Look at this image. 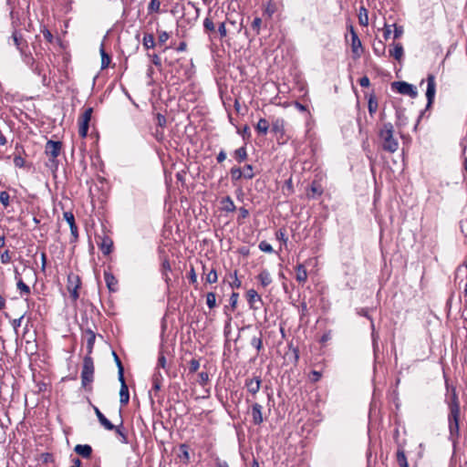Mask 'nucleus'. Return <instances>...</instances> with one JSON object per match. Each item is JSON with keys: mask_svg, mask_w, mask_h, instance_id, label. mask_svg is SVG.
<instances>
[{"mask_svg": "<svg viewBox=\"0 0 467 467\" xmlns=\"http://www.w3.org/2000/svg\"><path fill=\"white\" fill-rule=\"evenodd\" d=\"M158 368H166V358L163 355H161L158 358Z\"/></svg>", "mask_w": 467, "mask_h": 467, "instance_id": "603ef678", "label": "nucleus"}, {"mask_svg": "<svg viewBox=\"0 0 467 467\" xmlns=\"http://www.w3.org/2000/svg\"><path fill=\"white\" fill-rule=\"evenodd\" d=\"M157 122L160 127H163L166 124V118L161 114H158L157 115Z\"/></svg>", "mask_w": 467, "mask_h": 467, "instance_id": "5fc2aeb1", "label": "nucleus"}, {"mask_svg": "<svg viewBox=\"0 0 467 467\" xmlns=\"http://www.w3.org/2000/svg\"><path fill=\"white\" fill-rule=\"evenodd\" d=\"M203 26H204V28L206 30H209V31H214L215 30V26H214L213 22L212 21V19H210L208 17L204 19Z\"/></svg>", "mask_w": 467, "mask_h": 467, "instance_id": "79ce46f5", "label": "nucleus"}, {"mask_svg": "<svg viewBox=\"0 0 467 467\" xmlns=\"http://www.w3.org/2000/svg\"><path fill=\"white\" fill-rule=\"evenodd\" d=\"M63 215H64V219L69 224V227L70 228H75V217H74V214L72 213H70V212H65Z\"/></svg>", "mask_w": 467, "mask_h": 467, "instance_id": "473e14b6", "label": "nucleus"}, {"mask_svg": "<svg viewBox=\"0 0 467 467\" xmlns=\"http://www.w3.org/2000/svg\"><path fill=\"white\" fill-rule=\"evenodd\" d=\"M123 373H124L123 367H122V365H119V369L118 371V374H119V379L121 384L125 383Z\"/></svg>", "mask_w": 467, "mask_h": 467, "instance_id": "4d7b16f0", "label": "nucleus"}, {"mask_svg": "<svg viewBox=\"0 0 467 467\" xmlns=\"http://www.w3.org/2000/svg\"><path fill=\"white\" fill-rule=\"evenodd\" d=\"M25 62H26L27 65H29V66H31V67H33V65H34V63H35V60H34V58H33L31 56H26Z\"/></svg>", "mask_w": 467, "mask_h": 467, "instance_id": "69168bd1", "label": "nucleus"}, {"mask_svg": "<svg viewBox=\"0 0 467 467\" xmlns=\"http://www.w3.org/2000/svg\"><path fill=\"white\" fill-rule=\"evenodd\" d=\"M1 262L2 264H8L11 261V256L9 251H5L1 254Z\"/></svg>", "mask_w": 467, "mask_h": 467, "instance_id": "c03bdc74", "label": "nucleus"}, {"mask_svg": "<svg viewBox=\"0 0 467 467\" xmlns=\"http://www.w3.org/2000/svg\"><path fill=\"white\" fill-rule=\"evenodd\" d=\"M218 30H219L221 37H225L227 36V31H226V28H225V24L224 23H221L220 24Z\"/></svg>", "mask_w": 467, "mask_h": 467, "instance_id": "864d4df0", "label": "nucleus"}, {"mask_svg": "<svg viewBox=\"0 0 467 467\" xmlns=\"http://www.w3.org/2000/svg\"><path fill=\"white\" fill-rule=\"evenodd\" d=\"M247 298L249 304L251 305V307L254 308H258V306H256L255 304L257 302H262L261 296L257 294V292L254 289H250L247 291Z\"/></svg>", "mask_w": 467, "mask_h": 467, "instance_id": "4468645a", "label": "nucleus"}, {"mask_svg": "<svg viewBox=\"0 0 467 467\" xmlns=\"http://www.w3.org/2000/svg\"><path fill=\"white\" fill-rule=\"evenodd\" d=\"M269 129L268 121L265 119H260L256 125V130L262 134H266Z\"/></svg>", "mask_w": 467, "mask_h": 467, "instance_id": "b1692460", "label": "nucleus"}, {"mask_svg": "<svg viewBox=\"0 0 467 467\" xmlns=\"http://www.w3.org/2000/svg\"><path fill=\"white\" fill-rule=\"evenodd\" d=\"M234 158L238 162L244 161L247 158L246 149L244 147H241L234 150Z\"/></svg>", "mask_w": 467, "mask_h": 467, "instance_id": "393cba45", "label": "nucleus"}, {"mask_svg": "<svg viewBox=\"0 0 467 467\" xmlns=\"http://www.w3.org/2000/svg\"><path fill=\"white\" fill-rule=\"evenodd\" d=\"M391 34L390 26L385 25L384 27V37L388 39Z\"/></svg>", "mask_w": 467, "mask_h": 467, "instance_id": "680f3d73", "label": "nucleus"}, {"mask_svg": "<svg viewBox=\"0 0 467 467\" xmlns=\"http://www.w3.org/2000/svg\"><path fill=\"white\" fill-rule=\"evenodd\" d=\"M389 56L396 60L400 61L404 55V50L401 43H393L389 50Z\"/></svg>", "mask_w": 467, "mask_h": 467, "instance_id": "9d476101", "label": "nucleus"}, {"mask_svg": "<svg viewBox=\"0 0 467 467\" xmlns=\"http://www.w3.org/2000/svg\"><path fill=\"white\" fill-rule=\"evenodd\" d=\"M245 386L247 388V390L253 394L255 395L261 387V379L258 377L249 379L245 382Z\"/></svg>", "mask_w": 467, "mask_h": 467, "instance_id": "9b49d317", "label": "nucleus"}, {"mask_svg": "<svg viewBox=\"0 0 467 467\" xmlns=\"http://www.w3.org/2000/svg\"><path fill=\"white\" fill-rule=\"evenodd\" d=\"M200 368V362L197 359H192L189 363V370L191 373L196 372Z\"/></svg>", "mask_w": 467, "mask_h": 467, "instance_id": "ea45409f", "label": "nucleus"}, {"mask_svg": "<svg viewBox=\"0 0 467 467\" xmlns=\"http://www.w3.org/2000/svg\"><path fill=\"white\" fill-rule=\"evenodd\" d=\"M142 44L146 49L154 47V46H155L154 36L151 34L145 35L143 37Z\"/></svg>", "mask_w": 467, "mask_h": 467, "instance_id": "a878e982", "label": "nucleus"}, {"mask_svg": "<svg viewBox=\"0 0 467 467\" xmlns=\"http://www.w3.org/2000/svg\"><path fill=\"white\" fill-rule=\"evenodd\" d=\"M378 109V101L374 98H370L368 100V110L369 113L372 115L374 114Z\"/></svg>", "mask_w": 467, "mask_h": 467, "instance_id": "c9c22d12", "label": "nucleus"}, {"mask_svg": "<svg viewBox=\"0 0 467 467\" xmlns=\"http://www.w3.org/2000/svg\"><path fill=\"white\" fill-rule=\"evenodd\" d=\"M199 381L202 385H204L209 380V375L207 372L199 373Z\"/></svg>", "mask_w": 467, "mask_h": 467, "instance_id": "de8ad7c7", "label": "nucleus"}, {"mask_svg": "<svg viewBox=\"0 0 467 467\" xmlns=\"http://www.w3.org/2000/svg\"><path fill=\"white\" fill-rule=\"evenodd\" d=\"M162 379L161 373L157 369L152 377L154 389L159 390L161 388Z\"/></svg>", "mask_w": 467, "mask_h": 467, "instance_id": "5701e85b", "label": "nucleus"}, {"mask_svg": "<svg viewBox=\"0 0 467 467\" xmlns=\"http://www.w3.org/2000/svg\"><path fill=\"white\" fill-rule=\"evenodd\" d=\"M169 34L165 31H162L159 34V42L165 43L169 39Z\"/></svg>", "mask_w": 467, "mask_h": 467, "instance_id": "8fccbe9b", "label": "nucleus"}, {"mask_svg": "<svg viewBox=\"0 0 467 467\" xmlns=\"http://www.w3.org/2000/svg\"><path fill=\"white\" fill-rule=\"evenodd\" d=\"M351 51L355 57H359L363 52L361 41L359 40L358 35L351 27Z\"/></svg>", "mask_w": 467, "mask_h": 467, "instance_id": "1a4fd4ad", "label": "nucleus"}, {"mask_svg": "<svg viewBox=\"0 0 467 467\" xmlns=\"http://www.w3.org/2000/svg\"><path fill=\"white\" fill-rule=\"evenodd\" d=\"M114 430L116 431L117 434H118L119 436H120V437H121V441H122L123 443H126V442H127V437H126V435L121 431V430L119 429V427H115V429H114Z\"/></svg>", "mask_w": 467, "mask_h": 467, "instance_id": "6e6d98bb", "label": "nucleus"}, {"mask_svg": "<svg viewBox=\"0 0 467 467\" xmlns=\"http://www.w3.org/2000/svg\"><path fill=\"white\" fill-rule=\"evenodd\" d=\"M391 88L393 90H396L400 94L407 95L412 99H415L418 96V91L416 88L405 81H395L391 83Z\"/></svg>", "mask_w": 467, "mask_h": 467, "instance_id": "20e7f679", "label": "nucleus"}, {"mask_svg": "<svg viewBox=\"0 0 467 467\" xmlns=\"http://www.w3.org/2000/svg\"><path fill=\"white\" fill-rule=\"evenodd\" d=\"M94 378V363L90 356H86L83 360V368L81 371V383L83 387H87L93 381Z\"/></svg>", "mask_w": 467, "mask_h": 467, "instance_id": "f03ea898", "label": "nucleus"}, {"mask_svg": "<svg viewBox=\"0 0 467 467\" xmlns=\"http://www.w3.org/2000/svg\"><path fill=\"white\" fill-rule=\"evenodd\" d=\"M19 274L17 271H16V279L17 280V288L21 291V293L29 295L30 294V288L27 285H26L23 280L18 276Z\"/></svg>", "mask_w": 467, "mask_h": 467, "instance_id": "4be33fe9", "label": "nucleus"}, {"mask_svg": "<svg viewBox=\"0 0 467 467\" xmlns=\"http://www.w3.org/2000/svg\"><path fill=\"white\" fill-rule=\"evenodd\" d=\"M130 400L129 389L126 383L121 384L119 390V401L122 405L128 404Z\"/></svg>", "mask_w": 467, "mask_h": 467, "instance_id": "f3484780", "label": "nucleus"}, {"mask_svg": "<svg viewBox=\"0 0 467 467\" xmlns=\"http://www.w3.org/2000/svg\"><path fill=\"white\" fill-rule=\"evenodd\" d=\"M296 278L300 283H304V282L306 281V279H307V272H306V268L304 267V265H298L296 266Z\"/></svg>", "mask_w": 467, "mask_h": 467, "instance_id": "aec40b11", "label": "nucleus"}, {"mask_svg": "<svg viewBox=\"0 0 467 467\" xmlns=\"http://www.w3.org/2000/svg\"><path fill=\"white\" fill-rule=\"evenodd\" d=\"M448 407H460V400L455 387L451 388V394L449 400L446 401Z\"/></svg>", "mask_w": 467, "mask_h": 467, "instance_id": "dca6fc26", "label": "nucleus"}, {"mask_svg": "<svg viewBox=\"0 0 467 467\" xmlns=\"http://www.w3.org/2000/svg\"><path fill=\"white\" fill-rule=\"evenodd\" d=\"M23 317H21L20 318H17V319H14L12 324H13V327L16 330L17 327L20 326L21 324V320H22Z\"/></svg>", "mask_w": 467, "mask_h": 467, "instance_id": "338daca9", "label": "nucleus"}, {"mask_svg": "<svg viewBox=\"0 0 467 467\" xmlns=\"http://www.w3.org/2000/svg\"><path fill=\"white\" fill-rule=\"evenodd\" d=\"M190 280H191L192 283H196L197 282V276H196V274H195L193 268H192L191 272H190Z\"/></svg>", "mask_w": 467, "mask_h": 467, "instance_id": "0e129e2a", "label": "nucleus"}, {"mask_svg": "<svg viewBox=\"0 0 467 467\" xmlns=\"http://www.w3.org/2000/svg\"><path fill=\"white\" fill-rule=\"evenodd\" d=\"M218 279V276H217V273L215 270H211L210 273H208L207 276H206V281L210 284H213L217 281Z\"/></svg>", "mask_w": 467, "mask_h": 467, "instance_id": "58836bf2", "label": "nucleus"}, {"mask_svg": "<svg viewBox=\"0 0 467 467\" xmlns=\"http://www.w3.org/2000/svg\"><path fill=\"white\" fill-rule=\"evenodd\" d=\"M262 410H263V407L258 403H254L252 407V418H253V422L255 425L261 424L264 420Z\"/></svg>", "mask_w": 467, "mask_h": 467, "instance_id": "f8f14e48", "label": "nucleus"}, {"mask_svg": "<svg viewBox=\"0 0 467 467\" xmlns=\"http://www.w3.org/2000/svg\"><path fill=\"white\" fill-rule=\"evenodd\" d=\"M397 462L400 467H409L406 455L402 451H397Z\"/></svg>", "mask_w": 467, "mask_h": 467, "instance_id": "bb28decb", "label": "nucleus"}, {"mask_svg": "<svg viewBox=\"0 0 467 467\" xmlns=\"http://www.w3.org/2000/svg\"><path fill=\"white\" fill-rule=\"evenodd\" d=\"M258 279L261 283V285L265 287L269 285L272 282L271 275L268 271L264 270L258 275Z\"/></svg>", "mask_w": 467, "mask_h": 467, "instance_id": "412c9836", "label": "nucleus"}, {"mask_svg": "<svg viewBox=\"0 0 467 467\" xmlns=\"http://www.w3.org/2000/svg\"><path fill=\"white\" fill-rule=\"evenodd\" d=\"M261 24H262L261 18L256 17V18L254 19V21L252 23V27H253V29L254 31H256V33H259V29H260Z\"/></svg>", "mask_w": 467, "mask_h": 467, "instance_id": "a18cd8bd", "label": "nucleus"}, {"mask_svg": "<svg viewBox=\"0 0 467 467\" xmlns=\"http://www.w3.org/2000/svg\"><path fill=\"white\" fill-rule=\"evenodd\" d=\"M226 159V153L223 150H221L217 155V161L223 162Z\"/></svg>", "mask_w": 467, "mask_h": 467, "instance_id": "052dcab7", "label": "nucleus"}, {"mask_svg": "<svg viewBox=\"0 0 467 467\" xmlns=\"http://www.w3.org/2000/svg\"><path fill=\"white\" fill-rule=\"evenodd\" d=\"M436 92V82L435 77L432 74L428 75L427 77V90H426V98H427V108L431 107L433 103L434 97Z\"/></svg>", "mask_w": 467, "mask_h": 467, "instance_id": "0eeeda50", "label": "nucleus"}, {"mask_svg": "<svg viewBox=\"0 0 467 467\" xmlns=\"http://www.w3.org/2000/svg\"><path fill=\"white\" fill-rule=\"evenodd\" d=\"M448 427L450 431V439L456 441L459 437L460 431V407H448Z\"/></svg>", "mask_w": 467, "mask_h": 467, "instance_id": "f257e3e1", "label": "nucleus"}, {"mask_svg": "<svg viewBox=\"0 0 467 467\" xmlns=\"http://www.w3.org/2000/svg\"><path fill=\"white\" fill-rule=\"evenodd\" d=\"M358 20L360 25L367 26L368 23V12L365 8H360L359 14H358Z\"/></svg>", "mask_w": 467, "mask_h": 467, "instance_id": "c756f323", "label": "nucleus"}, {"mask_svg": "<svg viewBox=\"0 0 467 467\" xmlns=\"http://www.w3.org/2000/svg\"><path fill=\"white\" fill-rule=\"evenodd\" d=\"M231 177H232V180H234V181L240 180L242 177H244L243 171L238 167H233L231 169Z\"/></svg>", "mask_w": 467, "mask_h": 467, "instance_id": "2f4dec72", "label": "nucleus"}, {"mask_svg": "<svg viewBox=\"0 0 467 467\" xmlns=\"http://www.w3.org/2000/svg\"><path fill=\"white\" fill-rule=\"evenodd\" d=\"M100 55H101V67L102 68H105L109 66L110 63V57L105 52L103 46L100 48Z\"/></svg>", "mask_w": 467, "mask_h": 467, "instance_id": "c85d7f7f", "label": "nucleus"}, {"mask_svg": "<svg viewBox=\"0 0 467 467\" xmlns=\"http://www.w3.org/2000/svg\"><path fill=\"white\" fill-rule=\"evenodd\" d=\"M393 26H394L393 38L394 39L400 38L403 34V28H402V26H397L396 25H393Z\"/></svg>", "mask_w": 467, "mask_h": 467, "instance_id": "49530a36", "label": "nucleus"}, {"mask_svg": "<svg viewBox=\"0 0 467 467\" xmlns=\"http://www.w3.org/2000/svg\"><path fill=\"white\" fill-rule=\"evenodd\" d=\"M151 60H152V63L156 66H160L161 65V58L158 55H152L151 56Z\"/></svg>", "mask_w": 467, "mask_h": 467, "instance_id": "e2e57ef3", "label": "nucleus"}, {"mask_svg": "<svg viewBox=\"0 0 467 467\" xmlns=\"http://www.w3.org/2000/svg\"><path fill=\"white\" fill-rule=\"evenodd\" d=\"M104 279H105V282L107 284L108 288L110 291L114 292V291L117 290L118 281H117V279L115 278V276L111 273L105 272L104 273Z\"/></svg>", "mask_w": 467, "mask_h": 467, "instance_id": "ddd939ff", "label": "nucleus"}, {"mask_svg": "<svg viewBox=\"0 0 467 467\" xmlns=\"http://www.w3.org/2000/svg\"><path fill=\"white\" fill-rule=\"evenodd\" d=\"M276 238L279 240H282L284 242H286L285 234L284 233V231H282V230H278L276 232Z\"/></svg>", "mask_w": 467, "mask_h": 467, "instance_id": "bf43d9fd", "label": "nucleus"}, {"mask_svg": "<svg viewBox=\"0 0 467 467\" xmlns=\"http://www.w3.org/2000/svg\"><path fill=\"white\" fill-rule=\"evenodd\" d=\"M321 377V374L317 371H313L312 372V380L314 381H317Z\"/></svg>", "mask_w": 467, "mask_h": 467, "instance_id": "774afa93", "label": "nucleus"}, {"mask_svg": "<svg viewBox=\"0 0 467 467\" xmlns=\"http://www.w3.org/2000/svg\"><path fill=\"white\" fill-rule=\"evenodd\" d=\"M42 33L44 35V37L49 42L51 43L53 41V35L51 34V32L49 30H47V28H44L42 30Z\"/></svg>", "mask_w": 467, "mask_h": 467, "instance_id": "3c124183", "label": "nucleus"}, {"mask_svg": "<svg viewBox=\"0 0 467 467\" xmlns=\"http://www.w3.org/2000/svg\"><path fill=\"white\" fill-rule=\"evenodd\" d=\"M381 138L384 140L382 145L383 149L394 152L398 150L399 143L392 136V126L391 124L385 125L384 130H381Z\"/></svg>", "mask_w": 467, "mask_h": 467, "instance_id": "7ed1b4c3", "label": "nucleus"}, {"mask_svg": "<svg viewBox=\"0 0 467 467\" xmlns=\"http://www.w3.org/2000/svg\"><path fill=\"white\" fill-rule=\"evenodd\" d=\"M61 150V142L48 140L45 147L46 154L54 161L59 154Z\"/></svg>", "mask_w": 467, "mask_h": 467, "instance_id": "6e6552de", "label": "nucleus"}, {"mask_svg": "<svg viewBox=\"0 0 467 467\" xmlns=\"http://www.w3.org/2000/svg\"><path fill=\"white\" fill-rule=\"evenodd\" d=\"M75 451L82 457L88 458L91 455L92 449L88 444H78L75 447Z\"/></svg>", "mask_w": 467, "mask_h": 467, "instance_id": "2eb2a0df", "label": "nucleus"}, {"mask_svg": "<svg viewBox=\"0 0 467 467\" xmlns=\"http://www.w3.org/2000/svg\"><path fill=\"white\" fill-rule=\"evenodd\" d=\"M224 202H226L225 209L227 211H233L234 209V202L230 197H226Z\"/></svg>", "mask_w": 467, "mask_h": 467, "instance_id": "09e8293b", "label": "nucleus"}, {"mask_svg": "<svg viewBox=\"0 0 467 467\" xmlns=\"http://www.w3.org/2000/svg\"><path fill=\"white\" fill-rule=\"evenodd\" d=\"M359 84L361 87L367 88L369 86V78L368 77H363L359 80Z\"/></svg>", "mask_w": 467, "mask_h": 467, "instance_id": "13d9d810", "label": "nucleus"}, {"mask_svg": "<svg viewBox=\"0 0 467 467\" xmlns=\"http://www.w3.org/2000/svg\"><path fill=\"white\" fill-rule=\"evenodd\" d=\"M99 423L108 431H112L115 429V426L104 416L99 419Z\"/></svg>", "mask_w": 467, "mask_h": 467, "instance_id": "7c9ffc66", "label": "nucleus"}, {"mask_svg": "<svg viewBox=\"0 0 467 467\" xmlns=\"http://www.w3.org/2000/svg\"><path fill=\"white\" fill-rule=\"evenodd\" d=\"M9 200H10V196H9L8 192H0V202L5 207H7L9 205Z\"/></svg>", "mask_w": 467, "mask_h": 467, "instance_id": "4c0bfd02", "label": "nucleus"}, {"mask_svg": "<svg viewBox=\"0 0 467 467\" xmlns=\"http://www.w3.org/2000/svg\"><path fill=\"white\" fill-rule=\"evenodd\" d=\"M251 345L254 347L257 350H260L263 347V342L261 337H253L251 340Z\"/></svg>", "mask_w": 467, "mask_h": 467, "instance_id": "a19ab883", "label": "nucleus"}, {"mask_svg": "<svg viewBox=\"0 0 467 467\" xmlns=\"http://www.w3.org/2000/svg\"><path fill=\"white\" fill-rule=\"evenodd\" d=\"M112 242L109 239H104L100 244L101 251L104 254H109L111 252Z\"/></svg>", "mask_w": 467, "mask_h": 467, "instance_id": "cd10ccee", "label": "nucleus"}, {"mask_svg": "<svg viewBox=\"0 0 467 467\" xmlns=\"http://www.w3.org/2000/svg\"><path fill=\"white\" fill-rule=\"evenodd\" d=\"M160 7H161V3L159 0H151L149 5V10H150V11L159 12Z\"/></svg>", "mask_w": 467, "mask_h": 467, "instance_id": "37998d69", "label": "nucleus"}, {"mask_svg": "<svg viewBox=\"0 0 467 467\" xmlns=\"http://www.w3.org/2000/svg\"><path fill=\"white\" fill-rule=\"evenodd\" d=\"M259 249L265 253H272L273 247L270 244H268L266 241H262L259 244Z\"/></svg>", "mask_w": 467, "mask_h": 467, "instance_id": "e433bc0d", "label": "nucleus"}, {"mask_svg": "<svg viewBox=\"0 0 467 467\" xmlns=\"http://www.w3.org/2000/svg\"><path fill=\"white\" fill-rule=\"evenodd\" d=\"M95 338H96V336H95L94 332H92L91 330H88L86 334L87 349H88L87 356H89L92 352L94 343H95Z\"/></svg>", "mask_w": 467, "mask_h": 467, "instance_id": "a211bd4d", "label": "nucleus"}, {"mask_svg": "<svg viewBox=\"0 0 467 467\" xmlns=\"http://www.w3.org/2000/svg\"><path fill=\"white\" fill-rule=\"evenodd\" d=\"M91 114H92V109L88 108L84 111V113L79 118L78 133H79V136L82 138H85L88 134V125H89V121L91 119Z\"/></svg>", "mask_w": 467, "mask_h": 467, "instance_id": "423d86ee", "label": "nucleus"}, {"mask_svg": "<svg viewBox=\"0 0 467 467\" xmlns=\"http://www.w3.org/2000/svg\"><path fill=\"white\" fill-rule=\"evenodd\" d=\"M80 286V279L77 275L69 274L67 275V288L70 294V297L73 301H77L79 295H78V288Z\"/></svg>", "mask_w": 467, "mask_h": 467, "instance_id": "39448f33", "label": "nucleus"}, {"mask_svg": "<svg viewBox=\"0 0 467 467\" xmlns=\"http://www.w3.org/2000/svg\"><path fill=\"white\" fill-rule=\"evenodd\" d=\"M243 175L245 179H252L254 177L253 166L250 164L245 165L243 171Z\"/></svg>", "mask_w": 467, "mask_h": 467, "instance_id": "f704fd0d", "label": "nucleus"}, {"mask_svg": "<svg viewBox=\"0 0 467 467\" xmlns=\"http://www.w3.org/2000/svg\"><path fill=\"white\" fill-rule=\"evenodd\" d=\"M12 38H13L15 46L23 54L24 53V47L26 46V41L21 37V36L17 32H15L13 34Z\"/></svg>", "mask_w": 467, "mask_h": 467, "instance_id": "6ab92c4d", "label": "nucleus"}, {"mask_svg": "<svg viewBox=\"0 0 467 467\" xmlns=\"http://www.w3.org/2000/svg\"><path fill=\"white\" fill-rule=\"evenodd\" d=\"M206 304L210 308H213L216 305V297L215 295L212 292L208 293L206 296Z\"/></svg>", "mask_w": 467, "mask_h": 467, "instance_id": "72a5a7b5", "label": "nucleus"}]
</instances>
